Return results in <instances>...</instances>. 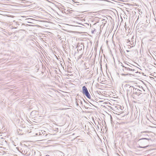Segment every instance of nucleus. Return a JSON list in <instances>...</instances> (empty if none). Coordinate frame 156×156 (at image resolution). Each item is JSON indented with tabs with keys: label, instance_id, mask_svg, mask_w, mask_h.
<instances>
[{
	"label": "nucleus",
	"instance_id": "obj_1",
	"mask_svg": "<svg viewBox=\"0 0 156 156\" xmlns=\"http://www.w3.org/2000/svg\"><path fill=\"white\" fill-rule=\"evenodd\" d=\"M122 70L125 73H122V75L124 76L129 75L130 76H131L132 72L136 71L135 69L131 68L127 66L123 68Z\"/></svg>",
	"mask_w": 156,
	"mask_h": 156
},
{
	"label": "nucleus",
	"instance_id": "obj_2",
	"mask_svg": "<svg viewBox=\"0 0 156 156\" xmlns=\"http://www.w3.org/2000/svg\"><path fill=\"white\" fill-rule=\"evenodd\" d=\"M135 89V88L133 86H129V88L127 90V95L129 94L131 96L133 95L134 94Z\"/></svg>",
	"mask_w": 156,
	"mask_h": 156
},
{
	"label": "nucleus",
	"instance_id": "obj_3",
	"mask_svg": "<svg viewBox=\"0 0 156 156\" xmlns=\"http://www.w3.org/2000/svg\"><path fill=\"white\" fill-rule=\"evenodd\" d=\"M134 91V94H135L138 96L142 94V91L137 88H135Z\"/></svg>",
	"mask_w": 156,
	"mask_h": 156
},
{
	"label": "nucleus",
	"instance_id": "obj_4",
	"mask_svg": "<svg viewBox=\"0 0 156 156\" xmlns=\"http://www.w3.org/2000/svg\"><path fill=\"white\" fill-rule=\"evenodd\" d=\"M88 90L85 86H83L82 87V93L83 94L88 92Z\"/></svg>",
	"mask_w": 156,
	"mask_h": 156
},
{
	"label": "nucleus",
	"instance_id": "obj_5",
	"mask_svg": "<svg viewBox=\"0 0 156 156\" xmlns=\"http://www.w3.org/2000/svg\"><path fill=\"white\" fill-rule=\"evenodd\" d=\"M83 94L85 95V96L88 98L90 99L91 97L88 92L85 93V94Z\"/></svg>",
	"mask_w": 156,
	"mask_h": 156
},
{
	"label": "nucleus",
	"instance_id": "obj_6",
	"mask_svg": "<svg viewBox=\"0 0 156 156\" xmlns=\"http://www.w3.org/2000/svg\"><path fill=\"white\" fill-rule=\"evenodd\" d=\"M151 140V139L148 138H142L140 139H139L138 140L140 141V140Z\"/></svg>",
	"mask_w": 156,
	"mask_h": 156
},
{
	"label": "nucleus",
	"instance_id": "obj_7",
	"mask_svg": "<svg viewBox=\"0 0 156 156\" xmlns=\"http://www.w3.org/2000/svg\"><path fill=\"white\" fill-rule=\"evenodd\" d=\"M76 102L77 103V102L80 103V104L82 105V102L79 99H78L76 100Z\"/></svg>",
	"mask_w": 156,
	"mask_h": 156
},
{
	"label": "nucleus",
	"instance_id": "obj_8",
	"mask_svg": "<svg viewBox=\"0 0 156 156\" xmlns=\"http://www.w3.org/2000/svg\"><path fill=\"white\" fill-rule=\"evenodd\" d=\"M82 47H80V46H79L78 47V49H77V51H78V52L79 51H79H80L82 50Z\"/></svg>",
	"mask_w": 156,
	"mask_h": 156
},
{
	"label": "nucleus",
	"instance_id": "obj_9",
	"mask_svg": "<svg viewBox=\"0 0 156 156\" xmlns=\"http://www.w3.org/2000/svg\"><path fill=\"white\" fill-rule=\"evenodd\" d=\"M59 39L61 40H62V41H64V40H66V38L64 37H63V38H61V37H60L59 38Z\"/></svg>",
	"mask_w": 156,
	"mask_h": 156
},
{
	"label": "nucleus",
	"instance_id": "obj_10",
	"mask_svg": "<svg viewBox=\"0 0 156 156\" xmlns=\"http://www.w3.org/2000/svg\"><path fill=\"white\" fill-rule=\"evenodd\" d=\"M96 31V30L95 28H93L92 29L91 33L92 34H94V32Z\"/></svg>",
	"mask_w": 156,
	"mask_h": 156
},
{
	"label": "nucleus",
	"instance_id": "obj_11",
	"mask_svg": "<svg viewBox=\"0 0 156 156\" xmlns=\"http://www.w3.org/2000/svg\"><path fill=\"white\" fill-rule=\"evenodd\" d=\"M83 100L84 101L85 103H86V105L88 106V105H90L85 100H84L83 99Z\"/></svg>",
	"mask_w": 156,
	"mask_h": 156
},
{
	"label": "nucleus",
	"instance_id": "obj_12",
	"mask_svg": "<svg viewBox=\"0 0 156 156\" xmlns=\"http://www.w3.org/2000/svg\"><path fill=\"white\" fill-rule=\"evenodd\" d=\"M127 66L129 68L131 67V68H133V67L132 66H130L129 65H128V64H127Z\"/></svg>",
	"mask_w": 156,
	"mask_h": 156
},
{
	"label": "nucleus",
	"instance_id": "obj_13",
	"mask_svg": "<svg viewBox=\"0 0 156 156\" xmlns=\"http://www.w3.org/2000/svg\"><path fill=\"white\" fill-rule=\"evenodd\" d=\"M22 153L23 154H25V151H23L22 150Z\"/></svg>",
	"mask_w": 156,
	"mask_h": 156
},
{
	"label": "nucleus",
	"instance_id": "obj_14",
	"mask_svg": "<svg viewBox=\"0 0 156 156\" xmlns=\"http://www.w3.org/2000/svg\"><path fill=\"white\" fill-rule=\"evenodd\" d=\"M122 66L123 68H125V67H127V66H124L123 65H122Z\"/></svg>",
	"mask_w": 156,
	"mask_h": 156
},
{
	"label": "nucleus",
	"instance_id": "obj_15",
	"mask_svg": "<svg viewBox=\"0 0 156 156\" xmlns=\"http://www.w3.org/2000/svg\"><path fill=\"white\" fill-rule=\"evenodd\" d=\"M142 147L140 146V148H145L146 147Z\"/></svg>",
	"mask_w": 156,
	"mask_h": 156
},
{
	"label": "nucleus",
	"instance_id": "obj_16",
	"mask_svg": "<svg viewBox=\"0 0 156 156\" xmlns=\"http://www.w3.org/2000/svg\"><path fill=\"white\" fill-rule=\"evenodd\" d=\"M129 85H128V84H126L125 85V87H127L128 86H129Z\"/></svg>",
	"mask_w": 156,
	"mask_h": 156
},
{
	"label": "nucleus",
	"instance_id": "obj_17",
	"mask_svg": "<svg viewBox=\"0 0 156 156\" xmlns=\"http://www.w3.org/2000/svg\"><path fill=\"white\" fill-rule=\"evenodd\" d=\"M110 119H111V121H112V117L111 115L110 116Z\"/></svg>",
	"mask_w": 156,
	"mask_h": 156
},
{
	"label": "nucleus",
	"instance_id": "obj_18",
	"mask_svg": "<svg viewBox=\"0 0 156 156\" xmlns=\"http://www.w3.org/2000/svg\"><path fill=\"white\" fill-rule=\"evenodd\" d=\"M82 55H83V54H81V55H80V58L82 56Z\"/></svg>",
	"mask_w": 156,
	"mask_h": 156
},
{
	"label": "nucleus",
	"instance_id": "obj_19",
	"mask_svg": "<svg viewBox=\"0 0 156 156\" xmlns=\"http://www.w3.org/2000/svg\"><path fill=\"white\" fill-rule=\"evenodd\" d=\"M72 1H73V2H74L75 3H77V2H74V0H72Z\"/></svg>",
	"mask_w": 156,
	"mask_h": 156
},
{
	"label": "nucleus",
	"instance_id": "obj_20",
	"mask_svg": "<svg viewBox=\"0 0 156 156\" xmlns=\"http://www.w3.org/2000/svg\"><path fill=\"white\" fill-rule=\"evenodd\" d=\"M84 107H85V108H87V107H86V106H85V105H84Z\"/></svg>",
	"mask_w": 156,
	"mask_h": 156
},
{
	"label": "nucleus",
	"instance_id": "obj_21",
	"mask_svg": "<svg viewBox=\"0 0 156 156\" xmlns=\"http://www.w3.org/2000/svg\"><path fill=\"white\" fill-rule=\"evenodd\" d=\"M78 103H79V102H77V103H76V105H78Z\"/></svg>",
	"mask_w": 156,
	"mask_h": 156
},
{
	"label": "nucleus",
	"instance_id": "obj_22",
	"mask_svg": "<svg viewBox=\"0 0 156 156\" xmlns=\"http://www.w3.org/2000/svg\"><path fill=\"white\" fill-rule=\"evenodd\" d=\"M146 136L147 137H149V136L148 135H146Z\"/></svg>",
	"mask_w": 156,
	"mask_h": 156
},
{
	"label": "nucleus",
	"instance_id": "obj_23",
	"mask_svg": "<svg viewBox=\"0 0 156 156\" xmlns=\"http://www.w3.org/2000/svg\"><path fill=\"white\" fill-rule=\"evenodd\" d=\"M68 73H71V71L70 72L69 71H68Z\"/></svg>",
	"mask_w": 156,
	"mask_h": 156
},
{
	"label": "nucleus",
	"instance_id": "obj_24",
	"mask_svg": "<svg viewBox=\"0 0 156 156\" xmlns=\"http://www.w3.org/2000/svg\"><path fill=\"white\" fill-rule=\"evenodd\" d=\"M126 51H127V52H129V50H126Z\"/></svg>",
	"mask_w": 156,
	"mask_h": 156
},
{
	"label": "nucleus",
	"instance_id": "obj_25",
	"mask_svg": "<svg viewBox=\"0 0 156 156\" xmlns=\"http://www.w3.org/2000/svg\"><path fill=\"white\" fill-rule=\"evenodd\" d=\"M89 102L90 103V104H91L92 105V104L89 101Z\"/></svg>",
	"mask_w": 156,
	"mask_h": 156
},
{
	"label": "nucleus",
	"instance_id": "obj_26",
	"mask_svg": "<svg viewBox=\"0 0 156 156\" xmlns=\"http://www.w3.org/2000/svg\"><path fill=\"white\" fill-rule=\"evenodd\" d=\"M152 41V40H150V39L149 40V41Z\"/></svg>",
	"mask_w": 156,
	"mask_h": 156
},
{
	"label": "nucleus",
	"instance_id": "obj_27",
	"mask_svg": "<svg viewBox=\"0 0 156 156\" xmlns=\"http://www.w3.org/2000/svg\"><path fill=\"white\" fill-rule=\"evenodd\" d=\"M142 90H144L143 89V88H142Z\"/></svg>",
	"mask_w": 156,
	"mask_h": 156
},
{
	"label": "nucleus",
	"instance_id": "obj_28",
	"mask_svg": "<svg viewBox=\"0 0 156 156\" xmlns=\"http://www.w3.org/2000/svg\"><path fill=\"white\" fill-rule=\"evenodd\" d=\"M69 10H67V11H69Z\"/></svg>",
	"mask_w": 156,
	"mask_h": 156
},
{
	"label": "nucleus",
	"instance_id": "obj_29",
	"mask_svg": "<svg viewBox=\"0 0 156 156\" xmlns=\"http://www.w3.org/2000/svg\"><path fill=\"white\" fill-rule=\"evenodd\" d=\"M27 152H26V154H27Z\"/></svg>",
	"mask_w": 156,
	"mask_h": 156
},
{
	"label": "nucleus",
	"instance_id": "obj_30",
	"mask_svg": "<svg viewBox=\"0 0 156 156\" xmlns=\"http://www.w3.org/2000/svg\"><path fill=\"white\" fill-rule=\"evenodd\" d=\"M27 152H26V154H27Z\"/></svg>",
	"mask_w": 156,
	"mask_h": 156
},
{
	"label": "nucleus",
	"instance_id": "obj_31",
	"mask_svg": "<svg viewBox=\"0 0 156 156\" xmlns=\"http://www.w3.org/2000/svg\"><path fill=\"white\" fill-rule=\"evenodd\" d=\"M27 152H26V154H27Z\"/></svg>",
	"mask_w": 156,
	"mask_h": 156
}]
</instances>
